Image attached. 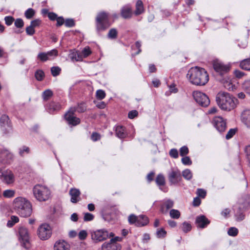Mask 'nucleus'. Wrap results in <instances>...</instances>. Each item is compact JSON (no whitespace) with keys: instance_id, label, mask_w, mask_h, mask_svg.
Segmentation results:
<instances>
[{"instance_id":"nucleus-1","label":"nucleus","mask_w":250,"mask_h":250,"mask_svg":"<svg viewBox=\"0 0 250 250\" xmlns=\"http://www.w3.org/2000/svg\"><path fill=\"white\" fill-rule=\"evenodd\" d=\"M216 101L219 107L223 110L230 111L238 104V100L230 94L221 91L216 96Z\"/></svg>"},{"instance_id":"nucleus-2","label":"nucleus","mask_w":250,"mask_h":250,"mask_svg":"<svg viewBox=\"0 0 250 250\" xmlns=\"http://www.w3.org/2000/svg\"><path fill=\"white\" fill-rule=\"evenodd\" d=\"M187 77L191 83L196 85H204L209 80L205 69L197 66L192 67L188 70Z\"/></svg>"},{"instance_id":"nucleus-3","label":"nucleus","mask_w":250,"mask_h":250,"mask_svg":"<svg viewBox=\"0 0 250 250\" xmlns=\"http://www.w3.org/2000/svg\"><path fill=\"white\" fill-rule=\"evenodd\" d=\"M14 208L17 213L23 217L31 215L32 209L30 203L26 199L19 197L14 200Z\"/></svg>"},{"instance_id":"nucleus-4","label":"nucleus","mask_w":250,"mask_h":250,"mask_svg":"<svg viewBox=\"0 0 250 250\" xmlns=\"http://www.w3.org/2000/svg\"><path fill=\"white\" fill-rule=\"evenodd\" d=\"M33 192L36 199L40 201H45L50 196V191L48 188L42 185H36L33 188Z\"/></svg>"},{"instance_id":"nucleus-5","label":"nucleus","mask_w":250,"mask_h":250,"mask_svg":"<svg viewBox=\"0 0 250 250\" xmlns=\"http://www.w3.org/2000/svg\"><path fill=\"white\" fill-rule=\"evenodd\" d=\"M18 236L22 246L26 249L29 248L30 246V234L27 228L22 226H19Z\"/></svg>"},{"instance_id":"nucleus-6","label":"nucleus","mask_w":250,"mask_h":250,"mask_svg":"<svg viewBox=\"0 0 250 250\" xmlns=\"http://www.w3.org/2000/svg\"><path fill=\"white\" fill-rule=\"evenodd\" d=\"M96 28L98 31L104 30L109 26L108 14L103 12L99 13L96 18Z\"/></svg>"},{"instance_id":"nucleus-7","label":"nucleus","mask_w":250,"mask_h":250,"mask_svg":"<svg viewBox=\"0 0 250 250\" xmlns=\"http://www.w3.org/2000/svg\"><path fill=\"white\" fill-rule=\"evenodd\" d=\"M113 235L114 234L112 232L109 233L105 229H98L91 233V239L95 243L103 241Z\"/></svg>"},{"instance_id":"nucleus-8","label":"nucleus","mask_w":250,"mask_h":250,"mask_svg":"<svg viewBox=\"0 0 250 250\" xmlns=\"http://www.w3.org/2000/svg\"><path fill=\"white\" fill-rule=\"evenodd\" d=\"M192 96L196 103L201 106L207 107L210 103V101L208 96L199 91H194L192 93Z\"/></svg>"},{"instance_id":"nucleus-9","label":"nucleus","mask_w":250,"mask_h":250,"mask_svg":"<svg viewBox=\"0 0 250 250\" xmlns=\"http://www.w3.org/2000/svg\"><path fill=\"white\" fill-rule=\"evenodd\" d=\"M130 224H135L137 227H141L146 225L148 223L147 217L145 215L136 216L134 214H131L128 218Z\"/></svg>"},{"instance_id":"nucleus-10","label":"nucleus","mask_w":250,"mask_h":250,"mask_svg":"<svg viewBox=\"0 0 250 250\" xmlns=\"http://www.w3.org/2000/svg\"><path fill=\"white\" fill-rule=\"evenodd\" d=\"M168 179L170 185H177L182 180L181 173L178 169H171L168 174Z\"/></svg>"},{"instance_id":"nucleus-11","label":"nucleus","mask_w":250,"mask_h":250,"mask_svg":"<svg viewBox=\"0 0 250 250\" xmlns=\"http://www.w3.org/2000/svg\"><path fill=\"white\" fill-rule=\"evenodd\" d=\"M52 231L51 228L47 224H43L41 225L38 229V234L42 240H47L51 235Z\"/></svg>"},{"instance_id":"nucleus-12","label":"nucleus","mask_w":250,"mask_h":250,"mask_svg":"<svg viewBox=\"0 0 250 250\" xmlns=\"http://www.w3.org/2000/svg\"><path fill=\"white\" fill-rule=\"evenodd\" d=\"M76 111V109L75 107H71L64 115L65 120L69 125H76L80 123V119L74 116V113Z\"/></svg>"},{"instance_id":"nucleus-13","label":"nucleus","mask_w":250,"mask_h":250,"mask_svg":"<svg viewBox=\"0 0 250 250\" xmlns=\"http://www.w3.org/2000/svg\"><path fill=\"white\" fill-rule=\"evenodd\" d=\"M0 179L2 182L9 185L13 184L15 180L13 173L9 170L2 172L0 176Z\"/></svg>"},{"instance_id":"nucleus-14","label":"nucleus","mask_w":250,"mask_h":250,"mask_svg":"<svg viewBox=\"0 0 250 250\" xmlns=\"http://www.w3.org/2000/svg\"><path fill=\"white\" fill-rule=\"evenodd\" d=\"M0 128L4 133L9 132L11 129L10 121L8 116L5 114L2 115L0 118Z\"/></svg>"},{"instance_id":"nucleus-15","label":"nucleus","mask_w":250,"mask_h":250,"mask_svg":"<svg viewBox=\"0 0 250 250\" xmlns=\"http://www.w3.org/2000/svg\"><path fill=\"white\" fill-rule=\"evenodd\" d=\"M212 124L219 132H223L226 130V122L221 117H215L212 120Z\"/></svg>"},{"instance_id":"nucleus-16","label":"nucleus","mask_w":250,"mask_h":250,"mask_svg":"<svg viewBox=\"0 0 250 250\" xmlns=\"http://www.w3.org/2000/svg\"><path fill=\"white\" fill-rule=\"evenodd\" d=\"M13 158V154L8 150L4 149L0 152V162L2 163H10L12 160Z\"/></svg>"},{"instance_id":"nucleus-17","label":"nucleus","mask_w":250,"mask_h":250,"mask_svg":"<svg viewBox=\"0 0 250 250\" xmlns=\"http://www.w3.org/2000/svg\"><path fill=\"white\" fill-rule=\"evenodd\" d=\"M120 245L115 243L114 239H111L109 242H104L102 246V250H120Z\"/></svg>"},{"instance_id":"nucleus-18","label":"nucleus","mask_w":250,"mask_h":250,"mask_svg":"<svg viewBox=\"0 0 250 250\" xmlns=\"http://www.w3.org/2000/svg\"><path fill=\"white\" fill-rule=\"evenodd\" d=\"M213 66L216 71L220 73L227 72L229 69V65H225L218 60H215L213 62Z\"/></svg>"},{"instance_id":"nucleus-19","label":"nucleus","mask_w":250,"mask_h":250,"mask_svg":"<svg viewBox=\"0 0 250 250\" xmlns=\"http://www.w3.org/2000/svg\"><path fill=\"white\" fill-rule=\"evenodd\" d=\"M241 121L245 125L250 129V109H245L241 114Z\"/></svg>"},{"instance_id":"nucleus-20","label":"nucleus","mask_w":250,"mask_h":250,"mask_svg":"<svg viewBox=\"0 0 250 250\" xmlns=\"http://www.w3.org/2000/svg\"><path fill=\"white\" fill-rule=\"evenodd\" d=\"M53 250H70V246L66 241L59 240L55 243Z\"/></svg>"},{"instance_id":"nucleus-21","label":"nucleus","mask_w":250,"mask_h":250,"mask_svg":"<svg viewBox=\"0 0 250 250\" xmlns=\"http://www.w3.org/2000/svg\"><path fill=\"white\" fill-rule=\"evenodd\" d=\"M196 224L197 227L204 228L209 223V221L204 215L198 216L196 217Z\"/></svg>"},{"instance_id":"nucleus-22","label":"nucleus","mask_w":250,"mask_h":250,"mask_svg":"<svg viewBox=\"0 0 250 250\" xmlns=\"http://www.w3.org/2000/svg\"><path fill=\"white\" fill-rule=\"evenodd\" d=\"M80 191L77 188H71L69 191V194L71 196V202L73 203L78 202L80 199Z\"/></svg>"},{"instance_id":"nucleus-23","label":"nucleus","mask_w":250,"mask_h":250,"mask_svg":"<svg viewBox=\"0 0 250 250\" xmlns=\"http://www.w3.org/2000/svg\"><path fill=\"white\" fill-rule=\"evenodd\" d=\"M132 10L129 6H125L121 10V15L124 19H129L132 16Z\"/></svg>"},{"instance_id":"nucleus-24","label":"nucleus","mask_w":250,"mask_h":250,"mask_svg":"<svg viewBox=\"0 0 250 250\" xmlns=\"http://www.w3.org/2000/svg\"><path fill=\"white\" fill-rule=\"evenodd\" d=\"M174 202L170 199L166 200L161 207V210L163 213H166L167 210L173 207Z\"/></svg>"},{"instance_id":"nucleus-25","label":"nucleus","mask_w":250,"mask_h":250,"mask_svg":"<svg viewBox=\"0 0 250 250\" xmlns=\"http://www.w3.org/2000/svg\"><path fill=\"white\" fill-rule=\"evenodd\" d=\"M61 108V105L58 103L52 102L47 105V110L49 113L59 110Z\"/></svg>"},{"instance_id":"nucleus-26","label":"nucleus","mask_w":250,"mask_h":250,"mask_svg":"<svg viewBox=\"0 0 250 250\" xmlns=\"http://www.w3.org/2000/svg\"><path fill=\"white\" fill-rule=\"evenodd\" d=\"M144 11V8L142 1L138 0L136 3V10L135 11V14L136 15H139L142 14Z\"/></svg>"},{"instance_id":"nucleus-27","label":"nucleus","mask_w":250,"mask_h":250,"mask_svg":"<svg viewBox=\"0 0 250 250\" xmlns=\"http://www.w3.org/2000/svg\"><path fill=\"white\" fill-rule=\"evenodd\" d=\"M116 136L120 138H124L126 136L125 128L122 126H118L116 128Z\"/></svg>"},{"instance_id":"nucleus-28","label":"nucleus","mask_w":250,"mask_h":250,"mask_svg":"<svg viewBox=\"0 0 250 250\" xmlns=\"http://www.w3.org/2000/svg\"><path fill=\"white\" fill-rule=\"evenodd\" d=\"M70 58L72 61H82L83 59L80 51H76L70 54Z\"/></svg>"},{"instance_id":"nucleus-29","label":"nucleus","mask_w":250,"mask_h":250,"mask_svg":"<svg viewBox=\"0 0 250 250\" xmlns=\"http://www.w3.org/2000/svg\"><path fill=\"white\" fill-rule=\"evenodd\" d=\"M240 66L243 69L250 70V59L243 60L240 62Z\"/></svg>"},{"instance_id":"nucleus-30","label":"nucleus","mask_w":250,"mask_h":250,"mask_svg":"<svg viewBox=\"0 0 250 250\" xmlns=\"http://www.w3.org/2000/svg\"><path fill=\"white\" fill-rule=\"evenodd\" d=\"M19 219L18 217L12 215L10 217V219L7 222V226L11 228L13 227L16 223L19 222Z\"/></svg>"},{"instance_id":"nucleus-31","label":"nucleus","mask_w":250,"mask_h":250,"mask_svg":"<svg viewBox=\"0 0 250 250\" xmlns=\"http://www.w3.org/2000/svg\"><path fill=\"white\" fill-rule=\"evenodd\" d=\"M182 176L187 180H190L192 177V173L189 169H186L182 172Z\"/></svg>"},{"instance_id":"nucleus-32","label":"nucleus","mask_w":250,"mask_h":250,"mask_svg":"<svg viewBox=\"0 0 250 250\" xmlns=\"http://www.w3.org/2000/svg\"><path fill=\"white\" fill-rule=\"evenodd\" d=\"M52 95L53 92L50 89H46L42 93V97L44 100L47 101L50 99Z\"/></svg>"},{"instance_id":"nucleus-33","label":"nucleus","mask_w":250,"mask_h":250,"mask_svg":"<svg viewBox=\"0 0 250 250\" xmlns=\"http://www.w3.org/2000/svg\"><path fill=\"white\" fill-rule=\"evenodd\" d=\"M169 215L171 218L178 219L180 216L181 213L178 210L172 209L169 211Z\"/></svg>"},{"instance_id":"nucleus-34","label":"nucleus","mask_w":250,"mask_h":250,"mask_svg":"<svg viewBox=\"0 0 250 250\" xmlns=\"http://www.w3.org/2000/svg\"><path fill=\"white\" fill-rule=\"evenodd\" d=\"M156 182L159 186H164L165 184V179L164 176L161 174H158L156 179Z\"/></svg>"},{"instance_id":"nucleus-35","label":"nucleus","mask_w":250,"mask_h":250,"mask_svg":"<svg viewBox=\"0 0 250 250\" xmlns=\"http://www.w3.org/2000/svg\"><path fill=\"white\" fill-rule=\"evenodd\" d=\"M15 191L12 189H7L3 191V196L5 198H12L14 196Z\"/></svg>"},{"instance_id":"nucleus-36","label":"nucleus","mask_w":250,"mask_h":250,"mask_svg":"<svg viewBox=\"0 0 250 250\" xmlns=\"http://www.w3.org/2000/svg\"><path fill=\"white\" fill-rule=\"evenodd\" d=\"M80 53L83 59L88 57L91 53V51L90 48L88 46H86Z\"/></svg>"},{"instance_id":"nucleus-37","label":"nucleus","mask_w":250,"mask_h":250,"mask_svg":"<svg viewBox=\"0 0 250 250\" xmlns=\"http://www.w3.org/2000/svg\"><path fill=\"white\" fill-rule=\"evenodd\" d=\"M182 229L184 232L187 233L191 229V225L190 224L185 222L182 224Z\"/></svg>"},{"instance_id":"nucleus-38","label":"nucleus","mask_w":250,"mask_h":250,"mask_svg":"<svg viewBox=\"0 0 250 250\" xmlns=\"http://www.w3.org/2000/svg\"><path fill=\"white\" fill-rule=\"evenodd\" d=\"M35 76L38 81H41L44 78V74L42 70H38L35 72Z\"/></svg>"},{"instance_id":"nucleus-39","label":"nucleus","mask_w":250,"mask_h":250,"mask_svg":"<svg viewBox=\"0 0 250 250\" xmlns=\"http://www.w3.org/2000/svg\"><path fill=\"white\" fill-rule=\"evenodd\" d=\"M156 234L158 238H164L166 236L167 231L163 228H161L157 229Z\"/></svg>"},{"instance_id":"nucleus-40","label":"nucleus","mask_w":250,"mask_h":250,"mask_svg":"<svg viewBox=\"0 0 250 250\" xmlns=\"http://www.w3.org/2000/svg\"><path fill=\"white\" fill-rule=\"evenodd\" d=\"M238 230L235 227L230 228L228 231V234L229 235L233 237L236 236L238 234Z\"/></svg>"},{"instance_id":"nucleus-41","label":"nucleus","mask_w":250,"mask_h":250,"mask_svg":"<svg viewBox=\"0 0 250 250\" xmlns=\"http://www.w3.org/2000/svg\"><path fill=\"white\" fill-rule=\"evenodd\" d=\"M117 36V31L115 28L111 29L108 33V37L110 39H116Z\"/></svg>"},{"instance_id":"nucleus-42","label":"nucleus","mask_w":250,"mask_h":250,"mask_svg":"<svg viewBox=\"0 0 250 250\" xmlns=\"http://www.w3.org/2000/svg\"><path fill=\"white\" fill-rule=\"evenodd\" d=\"M49 60L54 59L58 55V51L56 49H53L46 53Z\"/></svg>"},{"instance_id":"nucleus-43","label":"nucleus","mask_w":250,"mask_h":250,"mask_svg":"<svg viewBox=\"0 0 250 250\" xmlns=\"http://www.w3.org/2000/svg\"><path fill=\"white\" fill-rule=\"evenodd\" d=\"M24 14L27 19H30L34 15L35 11L32 8H29L25 11Z\"/></svg>"},{"instance_id":"nucleus-44","label":"nucleus","mask_w":250,"mask_h":250,"mask_svg":"<svg viewBox=\"0 0 250 250\" xmlns=\"http://www.w3.org/2000/svg\"><path fill=\"white\" fill-rule=\"evenodd\" d=\"M105 96V93L103 90H98L96 91V97L98 100H102L104 98Z\"/></svg>"},{"instance_id":"nucleus-45","label":"nucleus","mask_w":250,"mask_h":250,"mask_svg":"<svg viewBox=\"0 0 250 250\" xmlns=\"http://www.w3.org/2000/svg\"><path fill=\"white\" fill-rule=\"evenodd\" d=\"M38 58L42 62H45L49 60L46 53H40L38 55Z\"/></svg>"},{"instance_id":"nucleus-46","label":"nucleus","mask_w":250,"mask_h":250,"mask_svg":"<svg viewBox=\"0 0 250 250\" xmlns=\"http://www.w3.org/2000/svg\"><path fill=\"white\" fill-rule=\"evenodd\" d=\"M61 70V68L58 66L52 67L51 69L52 75L54 77L59 75Z\"/></svg>"},{"instance_id":"nucleus-47","label":"nucleus","mask_w":250,"mask_h":250,"mask_svg":"<svg viewBox=\"0 0 250 250\" xmlns=\"http://www.w3.org/2000/svg\"><path fill=\"white\" fill-rule=\"evenodd\" d=\"M243 88L247 93H250V80L244 82L243 84Z\"/></svg>"},{"instance_id":"nucleus-48","label":"nucleus","mask_w":250,"mask_h":250,"mask_svg":"<svg viewBox=\"0 0 250 250\" xmlns=\"http://www.w3.org/2000/svg\"><path fill=\"white\" fill-rule=\"evenodd\" d=\"M87 233L85 230H82L78 233L79 238L81 240H84L87 237Z\"/></svg>"},{"instance_id":"nucleus-49","label":"nucleus","mask_w":250,"mask_h":250,"mask_svg":"<svg viewBox=\"0 0 250 250\" xmlns=\"http://www.w3.org/2000/svg\"><path fill=\"white\" fill-rule=\"evenodd\" d=\"M29 148L26 146H23L19 149V154L21 156H23L24 153H29Z\"/></svg>"},{"instance_id":"nucleus-50","label":"nucleus","mask_w":250,"mask_h":250,"mask_svg":"<svg viewBox=\"0 0 250 250\" xmlns=\"http://www.w3.org/2000/svg\"><path fill=\"white\" fill-rule=\"evenodd\" d=\"M14 24L17 28H21L24 25V22L21 19H17L15 21Z\"/></svg>"},{"instance_id":"nucleus-51","label":"nucleus","mask_w":250,"mask_h":250,"mask_svg":"<svg viewBox=\"0 0 250 250\" xmlns=\"http://www.w3.org/2000/svg\"><path fill=\"white\" fill-rule=\"evenodd\" d=\"M181 161L184 165H191L192 164V161L188 156L184 157Z\"/></svg>"},{"instance_id":"nucleus-52","label":"nucleus","mask_w":250,"mask_h":250,"mask_svg":"<svg viewBox=\"0 0 250 250\" xmlns=\"http://www.w3.org/2000/svg\"><path fill=\"white\" fill-rule=\"evenodd\" d=\"M188 153V149L187 146H183L180 149V154L182 156H184Z\"/></svg>"},{"instance_id":"nucleus-53","label":"nucleus","mask_w":250,"mask_h":250,"mask_svg":"<svg viewBox=\"0 0 250 250\" xmlns=\"http://www.w3.org/2000/svg\"><path fill=\"white\" fill-rule=\"evenodd\" d=\"M94 215L90 213H85L84 214L83 220L84 221H90L93 219Z\"/></svg>"},{"instance_id":"nucleus-54","label":"nucleus","mask_w":250,"mask_h":250,"mask_svg":"<svg viewBox=\"0 0 250 250\" xmlns=\"http://www.w3.org/2000/svg\"><path fill=\"white\" fill-rule=\"evenodd\" d=\"M245 153L248 161L250 164V146H248L245 147Z\"/></svg>"},{"instance_id":"nucleus-55","label":"nucleus","mask_w":250,"mask_h":250,"mask_svg":"<svg viewBox=\"0 0 250 250\" xmlns=\"http://www.w3.org/2000/svg\"><path fill=\"white\" fill-rule=\"evenodd\" d=\"M26 32L27 35L32 36L35 33V31L34 28H33L32 26H31L30 25L29 26L26 27Z\"/></svg>"},{"instance_id":"nucleus-56","label":"nucleus","mask_w":250,"mask_h":250,"mask_svg":"<svg viewBox=\"0 0 250 250\" xmlns=\"http://www.w3.org/2000/svg\"><path fill=\"white\" fill-rule=\"evenodd\" d=\"M236 130L235 129H230L226 136L227 139H229L232 137V136L235 134Z\"/></svg>"},{"instance_id":"nucleus-57","label":"nucleus","mask_w":250,"mask_h":250,"mask_svg":"<svg viewBox=\"0 0 250 250\" xmlns=\"http://www.w3.org/2000/svg\"><path fill=\"white\" fill-rule=\"evenodd\" d=\"M169 155L173 158H177L178 157V152L176 149H171L169 151Z\"/></svg>"},{"instance_id":"nucleus-58","label":"nucleus","mask_w":250,"mask_h":250,"mask_svg":"<svg viewBox=\"0 0 250 250\" xmlns=\"http://www.w3.org/2000/svg\"><path fill=\"white\" fill-rule=\"evenodd\" d=\"M4 20L5 21V23L7 25L9 26L12 24L13 22L14 21V19L12 17L7 16L5 17Z\"/></svg>"},{"instance_id":"nucleus-59","label":"nucleus","mask_w":250,"mask_h":250,"mask_svg":"<svg viewBox=\"0 0 250 250\" xmlns=\"http://www.w3.org/2000/svg\"><path fill=\"white\" fill-rule=\"evenodd\" d=\"M224 87L229 90H233L234 88V85H233L231 83L229 82H226L224 83Z\"/></svg>"},{"instance_id":"nucleus-60","label":"nucleus","mask_w":250,"mask_h":250,"mask_svg":"<svg viewBox=\"0 0 250 250\" xmlns=\"http://www.w3.org/2000/svg\"><path fill=\"white\" fill-rule=\"evenodd\" d=\"M197 194L199 197L204 198L206 195V191L204 189L198 188L197 191Z\"/></svg>"},{"instance_id":"nucleus-61","label":"nucleus","mask_w":250,"mask_h":250,"mask_svg":"<svg viewBox=\"0 0 250 250\" xmlns=\"http://www.w3.org/2000/svg\"><path fill=\"white\" fill-rule=\"evenodd\" d=\"M138 114V111L136 110H132L129 112L128 114V117L129 119H133L134 118L137 116Z\"/></svg>"},{"instance_id":"nucleus-62","label":"nucleus","mask_w":250,"mask_h":250,"mask_svg":"<svg viewBox=\"0 0 250 250\" xmlns=\"http://www.w3.org/2000/svg\"><path fill=\"white\" fill-rule=\"evenodd\" d=\"M64 24L67 27H72L74 25V21L72 19H67L64 21Z\"/></svg>"},{"instance_id":"nucleus-63","label":"nucleus","mask_w":250,"mask_h":250,"mask_svg":"<svg viewBox=\"0 0 250 250\" xmlns=\"http://www.w3.org/2000/svg\"><path fill=\"white\" fill-rule=\"evenodd\" d=\"M41 23V21L39 19H36L31 21L30 25L33 28L38 26Z\"/></svg>"},{"instance_id":"nucleus-64","label":"nucleus","mask_w":250,"mask_h":250,"mask_svg":"<svg viewBox=\"0 0 250 250\" xmlns=\"http://www.w3.org/2000/svg\"><path fill=\"white\" fill-rule=\"evenodd\" d=\"M57 26H60L64 23V21L62 17L57 18Z\"/></svg>"}]
</instances>
